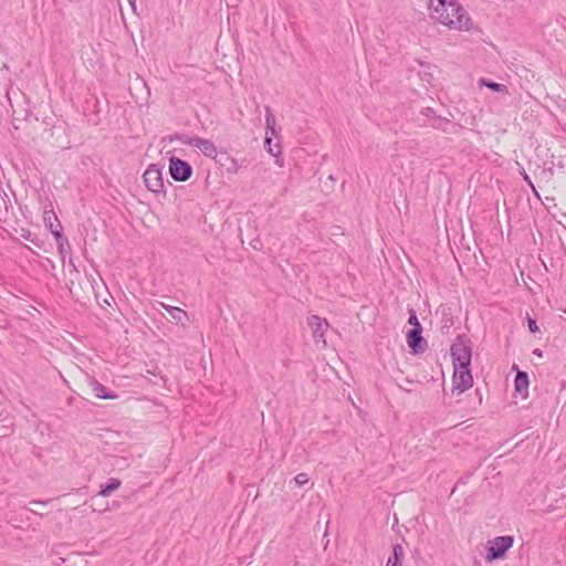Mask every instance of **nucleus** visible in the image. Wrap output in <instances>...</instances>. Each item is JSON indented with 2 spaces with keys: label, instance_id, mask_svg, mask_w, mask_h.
Here are the masks:
<instances>
[{
  "label": "nucleus",
  "instance_id": "obj_41",
  "mask_svg": "<svg viewBox=\"0 0 566 566\" xmlns=\"http://www.w3.org/2000/svg\"><path fill=\"white\" fill-rule=\"evenodd\" d=\"M563 312H564V313H566V307H565V308H563Z\"/></svg>",
  "mask_w": 566,
  "mask_h": 566
},
{
  "label": "nucleus",
  "instance_id": "obj_3",
  "mask_svg": "<svg viewBox=\"0 0 566 566\" xmlns=\"http://www.w3.org/2000/svg\"><path fill=\"white\" fill-rule=\"evenodd\" d=\"M514 545V536L512 535H502L496 536L493 539L488 542L486 554L484 556L485 560L494 562L501 560L506 557L507 552Z\"/></svg>",
  "mask_w": 566,
  "mask_h": 566
},
{
  "label": "nucleus",
  "instance_id": "obj_26",
  "mask_svg": "<svg viewBox=\"0 0 566 566\" xmlns=\"http://www.w3.org/2000/svg\"><path fill=\"white\" fill-rule=\"evenodd\" d=\"M409 317H408V324L411 325V328H415L416 326L419 328V326H422L417 317V313L413 308H409L408 311Z\"/></svg>",
  "mask_w": 566,
  "mask_h": 566
},
{
  "label": "nucleus",
  "instance_id": "obj_24",
  "mask_svg": "<svg viewBox=\"0 0 566 566\" xmlns=\"http://www.w3.org/2000/svg\"><path fill=\"white\" fill-rule=\"evenodd\" d=\"M264 143H265V146L268 147V151L272 156L277 157L279 155H281V145L275 144L274 146H272V140H271L270 136H265Z\"/></svg>",
  "mask_w": 566,
  "mask_h": 566
},
{
  "label": "nucleus",
  "instance_id": "obj_34",
  "mask_svg": "<svg viewBox=\"0 0 566 566\" xmlns=\"http://www.w3.org/2000/svg\"><path fill=\"white\" fill-rule=\"evenodd\" d=\"M259 245H262V243H261V241H260L259 239H256V240H254V241L252 242V247H253V249H259Z\"/></svg>",
  "mask_w": 566,
  "mask_h": 566
},
{
  "label": "nucleus",
  "instance_id": "obj_12",
  "mask_svg": "<svg viewBox=\"0 0 566 566\" xmlns=\"http://www.w3.org/2000/svg\"><path fill=\"white\" fill-rule=\"evenodd\" d=\"M437 313L441 315V331L448 333L449 329L454 325V315L452 307L449 304H441L438 307Z\"/></svg>",
  "mask_w": 566,
  "mask_h": 566
},
{
  "label": "nucleus",
  "instance_id": "obj_35",
  "mask_svg": "<svg viewBox=\"0 0 566 566\" xmlns=\"http://www.w3.org/2000/svg\"><path fill=\"white\" fill-rule=\"evenodd\" d=\"M128 2L130 4L132 9L135 11V9H136V0H128Z\"/></svg>",
  "mask_w": 566,
  "mask_h": 566
},
{
  "label": "nucleus",
  "instance_id": "obj_25",
  "mask_svg": "<svg viewBox=\"0 0 566 566\" xmlns=\"http://www.w3.org/2000/svg\"><path fill=\"white\" fill-rule=\"evenodd\" d=\"M525 321H526V324H527L530 333H532L534 335L536 333H539V327L537 325V321H536L535 317L530 316V314L527 313L526 317H525Z\"/></svg>",
  "mask_w": 566,
  "mask_h": 566
},
{
  "label": "nucleus",
  "instance_id": "obj_16",
  "mask_svg": "<svg viewBox=\"0 0 566 566\" xmlns=\"http://www.w3.org/2000/svg\"><path fill=\"white\" fill-rule=\"evenodd\" d=\"M88 382H90V385H91V387L93 389L94 395L98 399L113 400V399H116L118 397L117 394H115L114 391L107 389L103 384L97 381L94 377H90Z\"/></svg>",
  "mask_w": 566,
  "mask_h": 566
},
{
  "label": "nucleus",
  "instance_id": "obj_20",
  "mask_svg": "<svg viewBox=\"0 0 566 566\" xmlns=\"http://www.w3.org/2000/svg\"><path fill=\"white\" fill-rule=\"evenodd\" d=\"M43 221L45 228L53 234V231L56 229L57 221H60L53 211V209H46L43 212Z\"/></svg>",
  "mask_w": 566,
  "mask_h": 566
},
{
  "label": "nucleus",
  "instance_id": "obj_15",
  "mask_svg": "<svg viewBox=\"0 0 566 566\" xmlns=\"http://www.w3.org/2000/svg\"><path fill=\"white\" fill-rule=\"evenodd\" d=\"M53 237L56 241L59 253L62 259H64L66 253L71 251V247L67 238L63 233V227L60 221H57L56 229L53 231Z\"/></svg>",
  "mask_w": 566,
  "mask_h": 566
},
{
  "label": "nucleus",
  "instance_id": "obj_31",
  "mask_svg": "<svg viewBox=\"0 0 566 566\" xmlns=\"http://www.w3.org/2000/svg\"><path fill=\"white\" fill-rule=\"evenodd\" d=\"M424 2V6L431 11V17L434 14V7H433V0H422Z\"/></svg>",
  "mask_w": 566,
  "mask_h": 566
},
{
  "label": "nucleus",
  "instance_id": "obj_19",
  "mask_svg": "<svg viewBox=\"0 0 566 566\" xmlns=\"http://www.w3.org/2000/svg\"><path fill=\"white\" fill-rule=\"evenodd\" d=\"M479 86L488 87L492 92H495V93H507L509 92L506 85L497 83V82L489 80V78H480Z\"/></svg>",
  "mask_w": 566,
  "mask_h": 566
},
{
  "label": "nucleus",
  "instance_id": "obj_36",
  "mask_svg": "<svg viewBox=\"0 0 566 566\" xmlns=\"http://www.w3.org/2000/svg\"><path fill=\"white\" fill-rule=\"evenodd\" d=\"M406 391L411 392L412 388H409V385H406V388H403Z\"/></svg>",
  "mask_w": 566,
  "mask_h": 566
},
{
  "label": "nucleus",
  "instance_id": "obj_13",
  "mask_svg": "<svg viewBox=\"0 0 566 566\" xmlns=\"http://www.w3.org/2000/svg\"><path fill=\"white\" fill-rule=\"evenodd\" d=\"M161 307L169 314L171 321L176 324H180L182 326H186V324L189 322V316L186 311H184L180 307L167 305L164 303H160Z\"/></svg>",
  "mask_w": 566,
  "mask_h": 566
},
{
  "label": "nucleus",
  "instance_id": "obj_6",
  "mask_svg": "<svg viewBox=\"0 0 566 566\" xmlns=\"http://www.w3.org/2000/svg\"><path fill=\"white\" fill-rule=\"evenodd\" d=\"M143 178L145 186L149 191L156 195L166 193L164 187L163 172L158 165L150 164L145 170Z\"/></svg>",
  "mask_w": 566,
  "mask_h": 566
},
{
  "label": "nucleus",
  "instance_id": "obj_11",
  "mask_svg": "<svg viewBox=\"0 0 566 566\" xmlns=\"http://www.w3.org/2000/svg\"><path fill=\"white\" fill-rule=\"evenodd\" d=\"M214 161L221 170H224L229 175L238 174L242 167L227 150H220Z\"/></svg>",
  "mask_w": 566,
  "mask_h": 566
},
{
  "label": "nucleus",
  "instance_id": "obj_2",
  "mask_svg": "<svg viewBox=\"0 0 566 566\" xmlns=\"http://www.w3.org/2000/svg\"><path fill=\"white\" fill-rule=\"evenodd\" d=\"M452 366L471 367L472 342L465 334H459L450 347Z\"/></svg>",
  "mask_w": 566,
  "mask_h": 566
},
{
  "label": "nucleus",
  "instance_id": "obj_28",
  "mask_svg": "<svg viewBox=\"0 0 566 566\" xmlns=\"http://www.w3.org/2000/svg\"><path fill=\"white\" fill-rule=\"evenodd\" d=\"M294 481H295V484L297 486H303L305 485L306 483H308L310 479L307 476L306 473H298L295 478H294Z\"/></svg>",
  "mask_w": 566,
  "mask_h": 566
},
{
  "label": "nucleus",
  "instance_id": "obj_39",
  "mask_svg": "<svg viewBox=\"0 0 566 566\" xmlns=\"http://www.w3.org/2000/svg\"><path fill=\"white\" fill-rule=\"evenodd\" d=\"M407 382H408L409 385H415V381H412V380H407Z\"/></svg>",
  "mask_w": 566,
  "mask_h": 566
},
{
  "label": "nucleus",
  "instance_id": "obj_17",
  "mask_svg": "<svg viewBox=\"0 0 566 566\" xmlns=\"http://www.w3.org/2000/svg\"><path fill=\"white\" fill-rule=\"evenodd\" d=\"M122 481L117 478H109L105 483L99 486L98 495L103 497L109 496L113 492L119 489Z\"/></svg>",
  "mask_w": 566,
  "mask_h": 566
},
{
  "label": "nucleus",
  "instance_id": "obj_4",
  "mask_svg": "<svg viewBox=\"0 0 566 566\" xmlns=\"http://www.w3.org/2000/svg\"><path fill=\"white\" fill-rule=\"evenodd\" d=\"M168 169L171 179L177 182L188 181L193 174L192 166L187 160L176 156L169 158Z\"/></svg>",
  "mask_w": 566,
  "mask_h": 566
},
{
  "label": "nucleus",
  "instance_id": "obj_5",
  "mask_svg": "<svg viewBox=\"0 0 566 566\" xmlns=\"http://www.w3.org/2000/svg\"><path fill=\"white\" fill-rule=\"evenodd\" d=\"M176 138L186 145H190L200 149L205 156L212 159H216L220 153V150L217 149L214 143L210 139H206L199 136L190 137L188 135H177Z\"/></svg>",
  "mask_w": 566,
  "mask_h": 566
},
{
  "label": "nucleus",
  "instance_id": "obj_9",
  "mask_svg": "<svg viewBox=\"0 0 566 566\" xmlns=\"http://www.w3.org/2000/svg\"><path fill=\"white\" fill-rule=\"evenodd\" d=\"M307 325L312 329L313 339L315 343L326 344L325 333L329 328V323L326 318H322L318 315H311L307 317Z\"/></svg>",
  "mask_w": 566,
  "mask_h": 566
},
{
  "label": "nucleus",
  "instance_id": "obj_38",
  "mask_svg": "<svg viewBox=\"0 0 566 566\" xmlns=\"http://www.w3.org/2000/svg\"><path fill=\"white\" fill-rule=\"evenodd\" d=\"M56 128V126H52L49 130L51 132V135H53V129Z\"/></svg>",
  "mask_w": 566,
  "mask_h": 566
},
{
  "label": "nucleus",
  "instance_id": "obj_29",
  "mask_svg": "<svg viewBox=\"0 0 566 566\" xmlns=\"http://www.w3.org/2000/svg\"><path fill=\"white\" fill-rule=\"evenodd\" d=\"M524 181L532 188L533 192L538 197V192L536 191L535 189V186L532 181V179L530 178V176L526 174V171L523 169V171L521 172Z\"/></svg>",
  "mask_w": 566,
  "mask_h": 566
},
{
  "label": "nucleus",
  "instance_id": "obj_32",
  "mask_svg": "<svg viewBox=\"0 0 566 566\" xmlns=\"http://www.w3.org/2000/svg\"><path fill=\"white\" fill-rule=\"evenodd\" d=\"M421 113H422V115H424L427 117H431L434 114V111L431 107H424L421 111Z\"/></svg>",
  "mask_w": 566,
  "mask_h": 566
},
{
  "label": "nucleus",
  "instance_id": "obj_27",
  "mask_svg": "<svg viewBox=\"0 0 566 566\" xmlns=\"http://www.w3.org/2000/svg\"><path fill=\"white\" fill-rule=\"evenodd\" d=\"M336 178L333 175H328L326 180L323 181V189L326 191L333 190L335 187Z\"/></svg>",
  "mask_w": 566,
  "mask_h": 566
},
{
  "label": "nucleus",
  "instance_id": "obj_37",
  "mask_svg": "<svg viewBox=\"0 0 566 566\" xmlns=\"http://www.w3.org/2000/svg\"><path fill=\"white\" fill-rule=\"evenodd\" d=\"M406 391L411 392L412 388H409V385H406V388H403Z\"/></svg>",
  "mask_w": 566,
  "mask_h": 566
},
{
  "label": "nucleus",
  "instance_id": "obj_33",
  "mask_svg": "<svg viewBox=\"0 0 566 566\" xmlns=\"http://www.w3.org/2000/svg\"><path fill=\"white\" fill-rule=\"evenodd\" d=\"M533 355H535L537 357H543V350L541 348H535L533 350Z\"/></svg>",
  "mask_w": 566,
  "mask_h": 566
},
{
  "label": "nucleus",
  "instance_id": "obj_23",
  "mask_svg": "<svg viewBox=\"0 0 566 566\" xmlns=\"http://www.w3.org/2000/svg\"><path fill=\"white\" fill-rule=\"evenodd\" d=\"M275 124H276V120H275L274 114L272 113L270 107H266L265 108V127H266V130L271 132L272 136H276V134H277L276 129H275Z\"/></svg>",
  "mask_w": 566,
  "mask_h": 566
},
{
  "label": "nucleus",
  "instance_id": "obj_18",
  "mask_svg": "<svg viewBox=\"0 0 566 566\" xmlns=\"http://www.w3.org/2000/svg\"><path fill=\"white\" fill-rule=\"evenodd\" d=\"M21 237L33 243L36 248L45 250V241L29 229H21Z\"/></svg>",
  "mask_w": 566,
  "mask_h": 566
},
{
  "label": "nucleus",
  "instance_id": "obj_40",
  "mask_svg": "<svg viewBox=\"0 0 566 566\" xmlns=\"http://www.w3.org/2000/svg\"><path fill=\"white\" fill-rule=\"evenodd\" d=\"M385 566H389V559L387 560L386 565Z\"/></svg>",
  "mask_w": 566,
  "mask_h": 566
},
{
  "label": "nucleus",
  "instance_id": "obj_1",
  "mask_svg": "<svg viewBox=\"0 0 566 566\" xmlns=\"http://www.w3.org/2000/svg\"><path fill=\"white\" fill-rule=\"evenodd\" d=\"M432 19L452 30H478L465 9L457 0H438Z\"/></svg>",
  "mask_w": 566,
  "mask_h": 566
},
{
  "label": "nucleus",
  "instance_id": "obj_7",
  "mask_svg": "<svg viewBox=\"0 0 566 566\" xmlns=\"http://www.w3.org/2000/svg\"><path fill=\"white\" fill-rule=\"evenodd\" d=\"M452 390L462 394L473 386L471 367L452 366Z\"/></svg>",
  "mask_w": 566,
  "mask_h": 566
},
{
  "label": "nucleus",
  "instance_id": "obj_10",
  "mask_svg": "<svg viewBox=\"0 0 566 566\" xmlns=\"http://www.w3.org/2000/svg\"><path fill=\"white\" fill-rule=\"evenodd\" d=\"M512 370H515L514 377V396H522L526 398L530 387V375L527 371L518 369L517 365H513Z\"/></svg>",
  "mask_w": 566,
  "mask_h": 566
},
{
  "label": "nucleus",
  "instance_id": "obj_8",
  "mask_svg": "<svg viewBox=\"0 0 566 566\" xmlns=\"http://www.w3.org/2000/svg\"><path fill=\"white\" fill-rule=\"evenodd\" d=\"M423 327L416 326L415 328H410L406 334V342L410 349V354L418 356L422 355L428 349V342L422 336Z\"/></svg>",
  "mask_w": 566,
  "mask_h": 566
},
{
  "label": "nucleus",
  "instance_id": "obj_21",
  "mask_svg": "<svg viewBox=\"0 0 566 566\" xmlns=\"http://www.w3.org/2000/svg\"><path fill=\"white\" fill-rule=\"evenodd\" d=\"M420 66H421V69L418 72V75H419L420 80L424 84L432 86L433 85V81H434V76H433V74L430 71V65L426 64L423 62H420Z\"/></svg>",
  "mask_w": 566,
  "mask_h": 566
},
{
  "label": "nucleus",
  "instance_id": "obj_22",
  "mask_svg": "<svg viewBox=\"0 0 566 566\" xmlns=\"http://www.w3.org/2000/svg\"><path fill=\"white\" fill-rule=\"evenodd\" d=\"M403 548L400 544L391 546V566H402Z\"/></svg>",
  "mask_w": 566,
  "mask_h": 566
},
{
  "label": "nucleus",
  "instance_id": "obj_30",
  "mask_svg": "<svg viewBox=\"0 0 566 566\" xmlns=\"http://www.w3.org/2000/svg\"><path fill=\"white\" fill-rule=\"evenodd\" d=\"M50 502H52L51 499H49V500H33V501L30 502V504H32V505H46Z\"/></svg>",
  "mask_w": 566,
  "mask_h": 566
},
{
  "label": "nucleus",
  "instance_id": "obj_14",
  "mask_svg": "<svg viewBox=\"0 0 566 566\" xmlns=\"http://www.w3.org/2000/svg\"><path fill=\"white\" fill-rule=\"evenodd\" d=\"M13 431V419L10 412L4 409L3 403L0 402V438L8 437Z\"/></svg>",
  "mask_w": 566,
  "mask_h": 566
}]
</instances>
